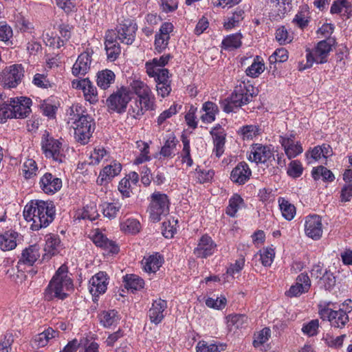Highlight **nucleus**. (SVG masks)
<instances>
[{
    "instance_id": "3",
    "label": "nucleus",
    "mask_w": 352,
    "mask_h": 352,
    "mask_svg": "<svg viewBox=\"0 0 352 352\" xmlns=\"http://www.w3.org/2000/svg\"><path fill=\"white\" fill-rule=\"evenodd\" d=\"M73 290L74 283L69 274L68 268L63 265L56 270L45 289L44 298L49 301L54 298L63 300Z\"/></svg>"
},
{
    "instance_id": "41",
    "label": "nucleus",
    "mask_w": 352,
    "mask_h": 352,
    "mask_svg": "<svg viewBox=\"0 0 352 352\" xmlns=\"http://www.w3.org/2000/svg\"><path fill=\"white\" fill-rule=\"evenodd\" d=\"M330 12L349 18L352 13V6L348 0H336L331 7Z\"/></svg>"
},
{
    "instance_id": "13",
    "label": "nucleus",
    "mask_w": 352,
    "mask_h": 352,
    "mask_svg": "<svg viewBox=\"0 0 352 352\" xmlns=\"http://www.w3.org/2000/svg\"><path fill=\"white\" fill-rule=\"evenodd\" d=\"M108 162L109 164L104 166L99 173L96 179L98 185L107 186L122 171V166L119 162L115 160H109Z\"/></svg>"
},
{
    "instance_id": "10",
    "label": "nucleus",
    "mask_w": 352,
    "mask_h": 352,
    "mask_svg": "<svg viewBox=\"0 0 352 352\" xmlns=\"http://www.w3.org/2000/svg\"><path fill=\"white\" fill-rule=\"evenodd\" d=\"M24 75V68L21 64L6 67L0 72V84L6 88L16 87Z\"/></svg>"
},
{
    "instance_id": "16",
    "label": "nucleus",
    "mask_w": 352,
    "mask_h": 352,
    "mask_svg": "<svg viewBox=\"0 0 352 352\" xmlns=\"http://www.w3.org/2000/svg\"><path fill=\"white\" fill-rule=\"evenodd\" d=\"M273 157L274 153L271 146L254 144L251 147L248 158L250 162L264 164Z\"/></svg>"
},
{
    "instance_id": "42",
    "label": "nucleus",
    "mask_w": 352,
    "mask_h": 352,
    "mask_svg": "<svg viewBox=\"0 0 352 352\" xmlns=\"http://www.w3.org/2000/svg\"><path fill=\"white\" fill-rule=\"evenodd\" d=\"M278 203L283 218L287 221L292 220L296 214V209L294 205L285 197H279Z\"/></svg>"
},
{
    "instance_id": "48",
    "label": "nucleus",
    "mask_w": 352,
    "mask_h": 352,
    "mask_svg": "<svg viewBox=\"0 0 352 352\" xmlns=\"http://www.w3.org/2000/svg\"><path fill=\"white\" fill-rule=\"evenodd\" d=\"M265 63L263 58L256 56L254 58L253 62L250 66L246 69L245 73L247 76L250 77L256 78L265 71Z\"/></svg>"
},
{
    "instance_id": "25",
    "label": "nucleus",
    "mask_w": 352,
    "mask_h": 352,
    "mask_svg": "<svg viewBox=\"0 0 352 352\" xmlns=\"http://www.w3.org/2000/svg\"><path fill=\"white\" fill-rule=\"evenodd\" d=\"M138 174L135 171H131L120 181L118 190L124 197H129L132 190L138 186Z\"/></svg>"
},
{
    "instance_id": "14",
    "label": "nucleus",
    "mask_w": 352,
    "mask_h": 352,
    "mask_svg": "<svg viewBox=\"0 0 352 352\" xmlns=\"http://www.w3.org/2000/svg\"><path fill=\"white\" fill-rule=\"evenodd\" d=\"M72 86L74 89L82 90L85 100L90 104H96L98 101L97 88L89 78L74 80Z\"/></svg>"
},
{
    "instance_id": "9",
    "label": "nucleus",
    "mask_w": 352,
    "mask_h": 352,
    "mask_svg": "<svg viewBox=\"0 0 352 352\" xmlns=\"http://www.w3.org/2000/svg\"><path fill=\"white\" fill-rule=\"evenodd\" d=\"M131 100V93L129 88L121 87L116 91L113 92L107 100V106L109 109L122 113L125 112L129 101Z\"/></svg>"
},
{
    "instance_id": "17",
    "label": "nucleus",
    "mask_w": 352,
    "mask_h": 352,
    "mask_svg": "<svg viewBox=\"0 0 352 352\" xmlns=\"http://www.w3.org/2000/svg\"><path fill=\"white\" fill-rule=\"evenodd\" d=\"M109 280V276L104 272H99L90 278L89 291L93 297H98L106 292Z\"/></svg>"
},
{
    "instance_id": "35",
    "label": "nucleus",
    "mask_w": 352,
    "mask_h": 352,
    "mask_svg": "<svg viewBox=\"0 0 352 352\" xmlns=\"http://www.w3.org/2000/svg\"><path fill=\"white\" fill-rule=\"evenodd\" d=\"M332 155V149L328 144H322V146H315L307 153V157L309 163L319 161L321 159L326 160Z\"/></svg>"
},
{
    "instance_id": "47",
    "label": "nucleus",
    "mask_w": 352,
    "mask_h": 352,
    "mask_svg": "<svg viewBox=\"0 0 352 352\" xmlns=\"http://www.w3.org/2000/svg\"><path fill=\"white\" fill-rule=\"evenodd\" d=\"M248 322V317L243 314H231L226 317V324L230 331L242 328Z\"/></svg>"
},
{
    "instance_id": "50",
    "label": "nucleus",
    "mask_w": 352,
    "mask_h": 352,
    "mask_svg": "<svg viewBox=\"0 0 352 352\" xmlns=\"http://www.w3.org/2000/svg\"><path fill=\"white\" fill-rule=\"evenodd\" d=\"M122 204L118 201L104 202L101 205V209L104 217L109 219H115L121 209Z\"/></svg>"
},
{
    "instance_id": "64",
    "label": "nucleus",
    "mask_w": 352,
    "mask_h": 352,
    "mask_svg": "<svg viewBox=\"0 0 352 352\" xmlns=\"http://www.w3.org/2000/svg\"><path fill=\"white\" fill-rule=\"evenodd\" d=\"M138 99L141 102V104L146 111L154 109L155 97L151 90L144 95L138 96Z\"/></svg>"
},
{
    "instance_id": "54",
    "label": "nucleus",
    "mask_w": 352,
    "mask_h": 352,
    "mask_svg": "<svg viewBox=\"0 0 352 352\" xmlns=\"http://www.w3.org/2000/svg\"><path fill=\"white\" fill-rule=\"evenodd\" d=\"M238 133L243 140H252L260 134V129L256 125H245L239 128Z\"/></svg>"
},
{
    "instance_id": "57",
    "label": "nucleus",
    "mask_w": 352,
    "mask_h": 352,
    "mask_svg": "<svg viewBox=\"0 0 352 352\" xmlns=\"http://www.w3.org/2000/svg\"><path fill=\"white\" fill-rule=\"evenodd\" d=\"M244 12L242 10H236L234 12L231 16L224 20L223 27L226 30H229L238 26L239 23L243 19Z\"/></svg>"
},
{
    "instance_id": "61",
    "label": "nucleus",
    "mask_w": 352,
    "mask_h": 352,
    "mask_svg": "<svg viewBox=\"0 0 352 352\" xmlns=\"http://www.w3.org/2000/svg\"><path fill=\"white\" fill-rule=\"evenodd\" d=\"M205 303L209 308L222 310L227 304V299L225 296L208 297L206 299Z\"/></svg>"
},
{
    "instance_id": "33",
    "label": "nucleus",
    "mask_w": 352,
    "mask_h": 352,
    "mask_svg": "<svg viewBox=\"0 0 352 352\" xmlns=\"http://www.w3.org/2000/svg\"><path fill=\"white\" fill-rule=\"evenodd\" d=\"M45 241V254L43 256L45 258L48 259L60 252L61 249V242L59 236L54 234H47Z\"/></svg>"
},
{
    "instance_id": "27",
    "label": "nucleus",
    "mask_w": 352,
    "mask_h": 352,
    "mask_svg": "<svg viewBox=\"0 0 352 352\" xmlns=\"http://www.w3.org/2000/svg\"><path fill=\"white\" fill-rule=\"evenodd\" d=\"M210 133L212 136L214 143L212 153L217 157H219L224 152L226 136V131L221 125L218 124L212 129Z\"/></svg>"
},
{
    "instance_id": "43",
    "label": "nucleus",
    "mask_w": 352,
    "mask_h": 352,
    "mask_svg": "<svg viewBox=\"0 0 352 352\" xmlns=\"http://www.w3.org/2000/svg\"><path fill=\"white\" fill-rule=\"evenodd\" d=\"M244 207L245 203L243 198L238 194H234L229 199L226 212L228 216L234 217L237 212Z\"/></svg>"
},
{
    "instance_id": "34",
    "label": "nucleus",
    "mask_w": 352,
    "mask_h": 352,
    "mask_svg": "<svg viewBox=\"0 0 352 352\" xmlns=\"http://www.w3.org/2000/svg\"><path fill=\"white\" fill-rule=\"evenodd\" d=\"M252 171L245 162L239 163L231 172V180L239 184H245L250 177Z\"/></svg>"
},
{
    "instance_id": "62",
    "label": "nucleus",
    "mask_w": 352,
    "mask_h": 352,
    "mask_svg": "<svg viewBox=\"0 0 352 352\" xmlns=\"http://www.w3.org/2000/svg\"><path fill=\"white\" fill-rule=\"evenodd\" d=\"M224 350V346L214 343H208L206 341H199L196 346L197 352H220Z\"/></svg>"
},
{
    "instance_id": "39",
    "label": "nucleus",
    "mask_w": 352,
    "mask_h": 352,
    "mask_svg": "<svg viewBox=\"0 0 352 352\" xmlns=\"http://www.w3.org/2000/svg\"><path fill=\"white\" fill-rule=\"evenodd\" d=\"M58 107L59 102L54 97H50L45 100H42L39 104V107L43 114L49 118L55 117Z\"/></svg>"
},
{
    "instance_id": "58",
    "label": "nucleus",
    "mask_w": 352,
    "mask_h": 352,
    "mask_svg": "<svg viewBox=\"0 0 352 352\" xmlns=\"http://www.w3.org/2000/svg\"><path fill=\"white\" fill-rule=\"evenodd\" d=\"M109 153L103 147H97L90 154V164H98L101 161L108 162L110 159Z\"/></svg>"
},
{
    "instance_id": "19",
    "label": "nucleus",
    "mask_w": 352,
    "mask_h": 352,
    "mask_svg": "<svg viewBox=\"0 0 352 352\" xmlns=\"http://www.w3.org/2000/svg\"><path fill=\"white\" fill-rule=\"evenodd\" d=\"M174 26L173 23L170 22L163 23L159 30L155 35L154 46L155 50L158 53H162L168 47L170 34L173 31Z\"/></svg>"
},
{
    "instance_id": "22",
    "label": "nucleus",
    "mask_w": 352,
    "mask_h": 352,
    "mask_svg": "<svg viewBox=\"0 0 352 352\" xmlns=\"http://www.w3.org/2000/svg\"><path fill=\"white\" fill-rule=\"evenodd\" d=\"M92 54L93 50L87 49L78 56L72 69L73 75L85 76L89 71Z\"/></svg>"
},
{
    "instance_id": "46",
    "label": "nucleus",
    "mask_w": 352,
    "mask_h": 352,
    "mask_svg": "<svg viewBox=\"0 0 352 352\" xmlns=\"http://www.w3.org/2000/svg\"><path fill=\"white\" fill-rule=\"evenodd\" d=\"M242 35L241 33H236L228 35L222 42L221 46L225 50L231 51L241 47Z\"/></svg>"
},
{
    "instance_id": "12",
    "label": "nucleus",
    "mask_w": 352,
    "mask_h": 352,
    "mask_svg": "<svg viewBox=\"0 0 352 352\" xmlns=\"http://www.w3.org/2000/svg\"><path fill=\"white\" fill-rule=\"evenodd\" d=\"M278 142L289 160L296 157L303 152L302 144L296 140L294 133L280 135Z\"/></svg>"
},
{
    "instance_id": "8",
    "label": "nucleus",
    "mask_w": 352,
    "mask_h": 352,
    "mask_svg": "<svg viewBox=\"0 0 352 352\" xmlns=\"http://www.w3.org/2000/svg\"><path fill=\"white\" fill-rule=\"evenodd\" d=\"M250 88L253 89L252 86L247 87L244 82H241L239 87H236L231 95L229 102L225 105L224 111L230 113L234 111V107H239L249 103L253 97V94L250 93Z\"/></svg>"
},
{
    "instance_id": "1",
    "label": "nucleus",
    "mask_w": 352,
    "mask_h": 352,
    "mask_svg": "<svg viewBox=\"0 0 352 352\" xmlns=\"http://www.w3.org/2000/svg\"><path fill=\"white\" fill-rule=\"evenodd\" d=\"M67 122L74 129V137L81 144H87L94 131V120L79 104H72L67 111Z\"/></svg>"
},
{
    "instance_id": "55",
    "label": "nucleus",
    "mask_w": 352,
    "mask_h": 352,
    "mask_svg": "<svg viewBox=\"0 0 352 352\" xmlns=\"http://www.w3.org/2000/svg\"><path fill=\"white\" fill-rule=\"evenodd\" d=\"M136 144L140 153L135 158L134 164L138 165L149 161L151 160V156L149 155V144L147 142L141 140L138 141Z\"/></svg>"
},
{
    "instance_id": "52",
    "label": "nucleus",
    "mask_w": 352,
    "mask_h": 352,
    "mask_svg": "<svg viewBox=\"0 0 352 352\" xmlns=\"http://www.w3.org/2000/svg\"><path fill=\"white\" fill-rule=\"evenodd\" d=\"M38 173L36 162L32 159L25 160L22 166V174L27 180L33 179Z\"/></svg>"
},
{
    "instance_id": "29",
    "label": "nucleus",
    "mask_w": 352,
    "mask_h": 352,
    "mask_svg": "<svg viewBox=\"0 0 352 352\" xmlns=\"http://www.w3.org/2000/svg\"><path fill=\"white\" fill-rule=\"evenodd\" d=\"M93 242L98 247L103 248L109 253L116 254L119 251L118 246L115 242L109 240L98 229L94 230L91 236Z\"/></svg>"
},
{
    "instance_id": "45",
    "label": "nucleus",
    "mask_w": 352,
    "mask_h": 352,
    "mask_svg": "<svg viewBox=\"0 0 352 352\" xmlns=\"http://www.w3.org/2000/svg\"><path fill=\"white\" fill-rule=\"evenodd\" d=\"M142 229L140 222L135 218H128L120 223V230L125 234L135 235Z\"/></svg>"
},
{
    "instance_id": "44",
    "label": "nucleus",
    "mask_w": 352,
    "mask_h": 352,
    "mask_svg": "<svg viewBox=\"0 0 352 352\" xmlns=\"http://www.w3.org/2000/svg\"><path fill=\"white\" fill-rule=\"evenodd\" d=\"M182 143V149L179 153V158L181 159L182 164H186L187 167H190L193 164V160L190 155V140L185 135H182L181 138Z\"/></svg>"
},
{
    "instance_id": "28",
    "label": "nucleus",
    "mask_w": 352,
    "mask_h": 352,
    "mask_svg": "<svg viewBox=\"0 0 352 352\" xmlns=\"http://www.w3.org/2000/svg\"><path fill=\"white\" fill-rule=\"evenodd\" d=\"M167 308V302L161 298L153 301L148 311V318L152 323L160 324L165 317V311Z\"/></svg>"
},
{
    "instance_id": "32",
    "label": "nucleus",
    "mask_w": 352,
    "mask_h": 352,
    "mask_svg": "<svg viewBox=\"0 0 352 352\" xmlns=\"http://www.w3.org/2000/svg\"><path fill=\"white\" fill-rule=\"evenodd\" d=\"M40 257V248L38 245H30L25 248L21 254L17 268L19 270L22 265H27L28 266H32Z\"/></svg>"
},
{
    "instance_id": "49",
    "label": "nucleus",
    "mask_w": 352,
    "mask_h": 352,
    "mask_svg": "<svg viewBox=\"0 0 352 352\" xmlns=\"http://www.w3.org/2000/svg\"><path fill=\"white\" fill-rule=\"evenodd\" d=\"M56 332L52 328H48L43 332L36 335L33 340V346L37 348L43 347L47 344L50 340L56 336Z\"/></svg>"
},
{
    "instance_id": "11",
    "label": "nucleus",
    "mask_w": 352,
    "mask_h": 352,
    "mask_svg": "<svg viewBox=\"0 0 352 352\" xmlns=\"http://www.w3.org/2000/svg\"><path fill=\"white\" fill-rule=\"evenodd\" d=\"M137 25L131 19H120L116 30V38L126 45H131L135 40Z\"/></svg>"
},
{
    "instance_id": "20",
    "label": "nucleus",
    "mask_w": 352,
    "mask_h": 352,
    "mask_svg": "<svg viewBox=\"0 0 352 352\" xmlns=\"http://www.w3.org/2000/svg\"><path fill=\"white\" fill-rule=\"evenodd\" d=\"M216 250L217 244L215 242L210 236L205 234L198 240L193 253L197 258H205L212 256Z\"/></svg>"
},
{
    "instance_id": "37",
    "label": "nucleus",
    "mask_w": 352,
    "mask_h": 352,
    "mask_svg": "<svg viewBox=\"0 0 352 352\" xmlns=\"http://www.w3.org/2000/svg\"><path fill=\"white\" fill-rule=\"evenodd\" d=\"M178 140L173 134H170L167 136V138L161 148L160 151V155L163 157L164 159L173 158L177 151V145Z\"/></svg>"
},
{
    "instance_id": "38",
    "label": "nucleus",
    "mask_w": 352,
    "mask_h": 352,
    "mask_svg": "<svg viewBox=\"0 0 352 352\" xmlns=\"http://www.w3.org/2000/svg\"><path fill=\"white\" fill-rule=\"evenodd\" d=\"M201 120L203 122L209 124L215 120L216 115L219 113L217 105L212 102H206L201 109Z\"/></svg>"
},
{
    "instance_id": "24",
    "label": "nucleus",
    "mask_w": 352,
    "mask_h": 352,
    "mask_svg": "<svg viewBox=\"0 0 352 352\" xmlns=\"http://www.w3.org/2000/svg\"><path fill=\"white\" fill-rule=\"evenodd\" d=\"M292 0H269L270 16L277 20L281 19L292 10Z\"/></svg>"
},
{
    "instance_id": "30",
    "label": "nucleus",
    "mask_w": 352,
    "mask_h": 352,
    "mask_svg": "<svg viewBox=\"0 0 352 352\" xmlns=\"http://www.w3.org/2000/svg\"><path fill=\"white\" fill-rule=\"evenodd\" d=\"M311 286V280L306 274H300L296 278V283L290 287L286 292V295L289 297H296L303 293L308 292Z\"/></svg>"
},
{
    "instance_id": "53",
    "label": "nucleus",
    "mask_w": 352,
    "mask_h": 352,
    "mask_svg": "<svg viewBox=\"0 0 352 352\" xmlns=\"http://www.w3.org/2000/svg\"><path fill=\"white\" fill-rule=\"evenodd\" d=\"M124 286L127 289L136 291L144 287V281L135 274H126L124 276Z\"/></svg>"
},
{
    "instance_id": "18",
    "label": "nucleus",
    "mask_w": 352,
    "mask_h": 352,
    "mask_svg": "<svg viewBox=\"0 0 352 352\" xmlns=\"http://www.w3.org/2000/svg\"><path fill=\"white\" fill-rule=\"evenodd\" d=\"M305 233L313 240H319L322 235V223L320 216L309 215L305 219Z\"/></svg>"
},
{
    "instance_id": "60",
    "label": "nucleus",
    "mask_w": 352,
    "mask_h": 352,
    "mask_svg": "<svg viewBox=\"0 0 352 352\" xmlns=\"http://www.w3.org/2000/svg\"><path fill=\"white\" fill-rule=\"evenodd\" d=\"M311 174L315 180L322 177L324 181L333 182L335 179L332 172L324 166L314 168L312 170Z\"/></svg>"
},
{
    "instance_id": "5",
    "label": "nucleus",
    "mask_w": 352,
    "mask_h": 352,
    "mask_svg": "<svg viewBox=\"0 0 352 352\" xmlns=\"http://www.w3.org/2000/svg\"><path fill=\"white\" fill-rule=\"evenodd\" d=\"M333 41L329 38L319 41L312 48L306 49V63L303 62L298 63V70L303 71L312 67L314 63L323 64L327 62Z\"/></svg>"
},
{
    "instance_id": "63",
    "label": "nucleus",
    "mask_w": 352,
    "mask_h": 352,
    "mask_svg": "<svg viewBox=\"0 0 352 352\" xmlns=\"http://www.w3.org/2000/svg\"><path fill=\"white\" fill-rule=\"evenodd\" d=\"M275 257V250L272 247H267L260 250V259L265 267L271 266Z\"/></svg>"
},
{
    "instance_id": "40",
    "label": "nucleus",
    "mask_w": 352,
    "mask_h": 352,
    "mask_svg": "<svg viewBox=\"0 0 352 352\" xmlns=\"http://www.w3.org/2000/svg\"><path fill=\"white\" fill-rule=\"evenodd\" d=\"M121 317L118 312L114 309L103 311L99 315V320L100 324L105 328H110L113 326H116Z\"/></svg>"
},
{
    "instance_id": "51",
    "label": "nucleus",
    "mask_w": 352,
    "mask_h": 352,
    "mask_svg": "<svg viewBox=\"0 0 352 352\" xmlns=\"http://www.w3.org/2000/svg\"><path fill=\"white\" fill-rule=\"evenodd\" d=\"M115 80L114 73L109 69L99 72L97 75V85L101 89H106L109 87Z\"/></svg>"
},
{
    "instance_id": "6",
    "label": "nucleus",
    "mask_w": 352,
    "mask_h": 352,
    "mask_svg": "<svg viewBox=\"0 0 352 352\" xmlns=\"http://www.w3.org/2000/svg\"><path fill=\"white\" fill-rule=\"evenodd\" d=\"M148 201L147 212L152 222H158L168 214L170 201L166 194L155 191L151 195Z\"/></svg>"
},
{
    "instance_id": "2",
    "label": "nucleus",
    "mask_w": 352,
    "mask_h": 352,
    "mask_svg": "<svg viewBox=\"0 0 352 352\" xmlns=\"http://www.w3.org/2000/svg\"><path fill=\"white\" fill-rule=\"evenodd\" d=\"M55 208L52 202L32 200L27 204L23 210V216L28 222H32V230H38L47 227L54 220Z\"/></svg>"
},
{
    "instance_id": "7",
    "label": "nucleus",
    "mask_w": 352,
    "mask_h": 352,
    "mask_svg": "<svg viewBox=\"0 0 352 352\" xmlns=\"http://www.w3.org/2000/svg\"><path fill=\"white\" fill-rule=\"evenodd\" d=\"M41 148L47 158H52L58 163L66 160L67 148L63 145V140L54 138L47 131L42 136Z\"/></svg>"
},
{
    "instance_id": "26",
    "label": "nucleus",
    "mask_w": 352,
    "mask_h": 352,
    "mask_svg": "<svg viewBox=\"0 0 352 352\" xmlns=\"http://www.w3.org/2000/svg\"><path fill=\"white\" fill-rule=\"evenodd\" d=\"M104 45L108 59L115 60L120 53V47L114 30H109L107 32Z\"/></svg>"
},
{
    "instance_id": "23",
    "label": "nucleus",
    "mask_w": 352,
    "mask_h": 352,
    "mask_svg": "<svg viewBox=\"0 0 352 352\" xmlns=\"http://www.w3.org/2000/svg\"><path fill=\"white\" fill-rule=\"evenodd\" d=\"M170 56L163 55L160 58H154L145 63L146 72L147 75L155 78L161 74L163 70H168L164 66L168 63Z\"/></svg>"
},
{
    "instance_id": "59",
    "label": "nucleus",
    "mask_w": 352,
    "mask_h": 352,
    "mask_svg": "<svg viewBox=\"0 0 352 352\" xmlns=\"http://www.w3.org/2000/svg\"><path fill=\"white\" fill-rule=\"evenodd\" d=\"M181 109V106L173 103L168 109L163 111L157 118V125L164 124L166 120L176 115Z\"/></svg>"
},
{
    "instance_id": "15",
    "label": "nucleus",
    "mask_w": 352,
    "mask_h": 352,
    "mask_svg": "<svg viewBox=\"0 0 352 352\" xmlns=\"http://www.w3.org/2000/svg\"><path fill=\"white\" fill-rule=\"evenodd\" d=\"M39 188L41 191L48 195H52L58 192L62 186V179L50 173H44L39 179Z\"/></svg>"
},
{
    "instance_id": "21",
    "label": "nucleus",
    "mask_w": 352,
    "mask_h": 352,
    "mask_svg": "<svg viewBox=\"0 0 352 352\" xmlns=\"http://www.w3.org/2000/svg\"><path fill=\"white\" fill-rule=\"evenodd\" d=\"M32 101L26 97L10 98L13 118H26L31 111Z\"/></svg>"
},
{
    "instance_id": "56",
    "label": "nucleus",
    "mask_w": 352,
    "mask_h": 352,
    "mask_svg": "<svg viewBox=\"0 0 352 352\" xmlns=\"http://www.w3.org/2000/svg\"><path fill=\"white\" fill-rule=\"evenodd\" d=\"M43 41L46 45L53 48H60L64 45V41L50 30L43 33Z\"/></svg>"
},
{
    "instance_id": "36",
    "label": "nucleus",
    "mask_w": 352,
    "mask_h": 352,
    "mask_svg": "<svg viewBox=\"0 0 352 352\" xmlns=\"http://www.w3.org/2000/svg\"><path fill=\"white\" fill-rule=\"evenodd\" d=\"M19 236V233L14 230H8L0 234V249L3 251L14 249L17 245Z\"/></svg>"
},
{
    "instance_id": "4",
    "label": "nucleus",
    "mask_w": 352,
    "mask_h": 352,
    "mask_svg": "<svg viewBox=\"0 0 352 352\" xmlns=\"http://www.w3.org/2000/svg\"><path fill=\"white\" fill-rule=\"evenodd\" d=\"M352 311V300H346L339 307L331 302L319 305L318 313L323 320H328L332 327L342 329L349 321V314Z\"/></svg>"
},
{
    "instance_id": "31",
    "label": "nucleus",
    "mask_w": 352,
    "mask_h": 352,
    "mask_svg": "<svg viewBox=\"0 0 352 352\" xmlns=\"http://www.w3.org/2000/svg\"><path fill=\"white\" fill-rule=\"evenodd\" d=\"M164 257L160 253L146 256L142 261L144 271L148 274H155L164 263Z\"/></svg>"
}]
</instances>
